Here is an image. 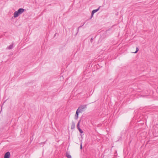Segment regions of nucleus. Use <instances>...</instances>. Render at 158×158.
<instances>
[{
  "instance_id": "f257e3e1",
  "label": "nucleus",
  "mask_w": 158,
  "mask_h": 158,
  "mask_svg": "<svg viewBox=\"0 0 158 158\" xmlns=\"http://www.w3.org/2000/svg\"><path fill=\"white\" fill-rule=\"evenodd\" d=\"M87 107L86 105H81L77 110L78 111H79L80 113H82L84 111V109Z\"/></svg>"
},
{
  "instance_id": "f03ea898",
  "label": "nucleus",
  "mask_w": 158,
  "mask_h": 158,
  "mask_svg": "<svg viewBox=\"0 0 158 158\" xmlns=\"http://www.w3.org/2000/svg\"><path fill=\"white\" fill-rule=\"evenodd\" d=\"M24 10H17L15 12L14 16L15 18L18 17L20 15L22 14Z\"/></svg>"
},
{
  "instance_id": "7ed1b4c3",
  "label": "nucleus",
  "mask_w": 158,
  "mask_h": 158,
  "mask_svg": "<svg viewBox=\"0 0 158 158\" xmlns=\"http://www.w3.org/2000/svg\"><path fill=\"white\" fill-rule=\"evenodd\" d=\"M10 154L9 152H6L5 154L4 158H10Z\"/></svg>"
},
{
  "instance_id": "20e7f679",
  "label": "nucleus",
  "mask_w": 158,
  "mask_h": 158,
  "mask_svg": "<svg viewBox=\"0 0 158 158\" xmlns=\"http://www.w3.org/2000/svg\"><path fill=\"white\" fill-rule=\"evenodd\" d=\"M80 113L79 111H78L77 110L75 115V119L77 120L78 118V115H79V113Z\"/></svg>"
},
{
  "instance_id": "39448f33",
  "label": "nucleus",
  "mask_w": 158,
  "mask_h": 158,
  "mask_svg": "<svg viewBox=\"0 0 158 158\" xmlns=\"http://www.w3.org/2000/svg\"><path fill=\"white\" fill-rule=\"evenodd\" d=\"M75 127V124L74 122L73 121H72V124L71 126V129L72 130H73L74 129Z\"/></svg>"
},
{
  "instance_id": "423d86ee",
  "label": "nucleus",
  "mask_w": 158,
  "mask_h": 158,
  "mask_svg": "<svg viewBox=\"0 0 158 158\" xmlns=\"http://www.w3.org/2000/svg\"><path fill=\"white\" fill-rule=\"evenodd\" d=\"M13 42L11 44H10L9 46L6 48L7 49H11L13 48Z\"/></svg>"
},
{
  "instance_id": "0eeeda50",
  "label": "nucleus",
  "mask_w": 158,
  "mask_h": 158,
  "mask_svg": "<svg viewBox=\"0 0 158 158\" xmlns=\"http://www.w3.org/2000/svg\"><path fill=\"white\" fill-rule=\"evenodd\" d=\"M98 10H92V13H91V15L90 18V19H91L93 17V15L97 11H98Z\"/></svg>"
},
{
  "instance_id": "6e6552de",
  "label": "nucleus",
  "mask_w": 158,
  "mask_h": 158,
  "mask_svg": "<svg viewBox=\"0 0 158 158\" xmlns=\"http://www.w3.org/2000/svg\"><path fill=\"white\" fill-rule=\"evenodd\" d=\"M66 156L68 157V158H71V156L68 153H66Z\"/></svg>"
},
{
  "instance_id": "1a4fd4ad",
  "label": "nucleus",
  "mask_w": 158,
  "mask_h": 158,
  "mask_svg": "<svg viewBox=\"0 0 158 158\" xmlns=\"http://www.w3.org/2000/svg\"><path fill=\"white\" fill-rule=\"evenodd\" d=\"M81 120H80L77 123V128L80 127L79 125H80V123L81 122Z\"/></svg>"
},
{
  "instance_id": "9d476101",
  "label": "nucleus",
  "mask_w": 158,
  "mask_h": 158,
  "mask_svg": "<svg viewBox=\"0 0 158 158\" xmlns=\"http://www.w3.org/2000/svg\"><path fill=\"white\" fill-rule=\"evenodd\" d=\"M139 48H136V51H135V52H134V53H137V52H138V51H139Z\"/></svg>"
},
{
  "instance_id": "9b49d317",
  "label": "nucleus",
  "mask_w": 158,
  "mask_h": 158,
  "mask_svg": "<svg viewBox=\"0 0 158 158\" xmlns=\"http://www.w3.org/2000/svg\"><path fill=\"white\" fill-rule=\"evenodd\" d=\"M82 143H81V144H80V149H82Z\"/></svg>"
},
{
  "instance_id": "f8f14e48",
  "label": "nucleus",
  "mask_w": 158,
  "mask_h": 158,
  "mask_svg": "<svg viewBox=\"0 0 158 158\" xmlns=\"http://www.w3.org/2000/svg\"><path fill=\"white\" fill-rule=\"evenodd\" d=\"M79 28H79V27H78V28L77 29V32L76 34V35H77V34L78 32Z\"/></svg>"
},
{
  "instance_id": "ddd939ff",
  "label": "nucleus",
  "mask_w": 158,
  "mask_h": 158,
  "mask_svg": "<svg viewBox=\"0 0 158 158\" xmlns=\"http://www.w3.org/2000/svg\"><path fill=\"white\" fill-rule=\"evenodd\" d=\"M79 132L81 134L82 133H83V132L82 130H81Z\"/></svg>"
},
{
  "instance_id": "4468645a",
  "label": "nucleus",
  "mask_w": 158,
  "mask_h": 158,
  "mask_svg": "<svg viewBox=\"0 0 158 158\" xmlns=\"http://www.w3.org/2000/svg\"><path fill=\"white\" fill-rule=\"evenodd\" d=\"M85 23H84L82 25H81V26H79V28H80L82 26H83L84 25Z\"/></svg>"
},
{
  "instance_id": "2eb2a0df",
  "label": "nucleus",
  "mask_w": 158,
  "mask_h": 158,
  "mask_svg": "<svg viewBox=\"0 0 158 158\" xmlns=\"http://www.w3.org/2000/svg\"><path fill=\"white\" fill-rule=\"evenodd\" d=\"M93 40V39L92 38L91 39V40H90V41L91 42H92V41Z\"/></svg>"
},
{
  "instance_id": "dca6fc26",
  "label": "nucleus",
  "mask_w": 158,
  "mask_h": 158,
  "mask_svg": "<svg viewBox=\"0 0 158 158\" xmlns=\"http://www.w3.org/2000/svg\"><path fill=\"white\" fill-rule=\"evenodd\" d=\"M77 129H78V130H79V131H80L81 130L80 128V127H79L78 128H77Z\"/></svg>"
},
{
  "instance_id": "f3484780",
  "label": "nucleus",
  "mask_w": 158,
  "mask_h": 158,
  "mask_svg": "<svg viewBox=\"0 0 158 158\" xmlns=\"http://www.w3.org/2000/svg\"><path fill=\"white\" fill-rule=\"evenodd\" d=\"M80 136H81V138H82H82H83V137H82V135H81V134H80Z\"/></svg>"
},
{
  "instance_id": "a211bd4d",
  "label": "nucleus",
  "mask_w": 158,
  "mask_h": 158,
  "mask_svg": "<svg viewBox=\"0 0 158 158\" xmlns=\"http://www.w3.org/2000/svg\"><path fill=\"white\" fill-rule=\"evenodd\" d=\"M18 10H24V9H22V8H20Z\"/></svg>"
},
{
  "instance_id": "6ab92c4d",
  "label": "nucleus",
  "mask_w": 158,
  "mask_h": 158,
  "mask_svg": "<svg viewBox=\"0 0 158 158\" xmlns=\"http://www.w3.org/2000/svg\"><path fill=\"white\" fill-rule=\"evenodd\" d=\"M99 9V8H98V9H97L96 10H98Z\"/></svg>"
}]
</instances>
